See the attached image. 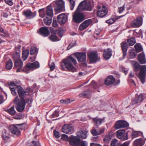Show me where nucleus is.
<instances>
[{
	"instance_id": "f257e3e1",
	"label": "nucleus",
	"mask_w": 146,
	"mask_h": 146,
	"mask_svg": "<svg viewBox=\"0 0 146 146\" xmlns=\"http://www.w3.org/2000/svg\"><path fill=\"white\" fill-rule=\"evenodd\" d=\"M17 90L20 99H19L17 96H16L14 100V103L16 104V109L19 112L23 111L25 109L26 105L25 101L24 98L29 95L28 92L25 91L23 88L21 86L17 87Z\"/></svg>"
},
{
	"instance_id": "f03ea898",
	"label": "nucleus",
	"mask_w": 146,
	"mask_h": 146,
	"mask_svg": "<svg viewBox=\"0 0 146 146\" xmlns=\"http://www.w3.org/2000/svg\"><path fill=\"white\" fill-rule=\"evenodd\" d=\"M71 55L66 58L64 59L61 62L60 67L61 69L65 70L66 68L68 71L73 72H76L77 69L73 65H75L77 63L76 60Z\"/></svg>"
},
{
	"instance_id": "7ed1b4c3",
	"label": "nucleus",
	"mask_w": 146,
	"mask_h": 146,
	"mask_svg": "<svg viewBox=\"0 0 146 146\" xmlns=\"http://www.w3.org/2000/svg\"><path fill=\"white\" fill-rule=\"evenodd\" d=\"M139 70L138 78L142 84L145 82L146 77V65H141L137 63V70Z\"/></svg>"
},
{
	"instance_id": "20e7f679",
	"label": "nucleus",
	"mask_w": 146,
	"mask_h": 146,
	"mask_svg": "<svg viewBox=\"0 0 146 146\" xmlns=\"http://www.w3.org/2000/svg\"><path fill=\"white\" fill-rule=\"evenodd\" d=\"M85 19L84 14L82 12L75 11L72 15V21L74 23L79 24L82 22Z\"/></svg>"
},
{
	"instance_id": "39448f33",
	"label": "nucleus",
	"mask_w": 146,
	"mask_h": 146,
	"mask_svg": "<svg viewBox=\"0 0 146 146\" xmlns=\"http://www.w3.org/2000/svg\"><path fill=\"white\" fill-rule=\"evenodd\" d=\"M14 62V68L17 69V72H24L26 73H28L27 71H26L25 69H22L23 65V62L21 60H16Z\"/></svg>"
},
{
	"instance_id": "423d86ee",
	"label": "nucleus",
	"mask_w": 146,
	"mask_h": 146,
	"mask_svg": "<svg viewBox=\"0 0 146 146\" xmlns=\"http://www.w3.org/2000/svg\"><path fill=\"white\" fill-rule=\"evenodd\" d=\"M74 127L72 124H65L62 127V131L66 134H70L74 131Z\"/></svg>"
},
{
	"instance_id": "0eeeda50",
	"label": "nucleus",
	"mask_w": 146,
	"mask_h": 146,
	"mask_svg": "<svg viewBox=\"0 0 146 146\" xmlns=\"http://www.w3.org/2000/svg\"><path fill=\"white\" fill-rule=\"evenodd\" d=\"M9 129L13 136L19 137L20 136L21 131L18 129L16 124H13L10 125Z\"/></svg>"
},
{
	"instance_id": "6e6552de",
	"label": "nucleus",
	"mask_w": 146,
	"mask_h": 146,
	"mask_svg": "<svg viewBox=\"0 0 146 146\" xmlns=\"http://www.w3.org/2000/svg\"><path fill=\"white\" fill-rule=\"evenodd\" d=\"M56 5L54 6L55 11L60 12L64 11V2L63 0L56 1Z\"/></svg>"
},
{
	"instance_id": "1a4fd4ad",
	"label": "nucleus",
	"mask_w": 146,
	"mask_h": 146,
	"mask_svg": "<svg viewBox=\"0 0 146 146\" xmlns=\"http://www.w3.org/2000/svg\"><path fill=\"white\" fill-rule=\"evenodd\" d=\"M117 137L121 140H127L128 139L127 132H125V130L123 129L118 130L116 132Z\"/></svg>"
},
{
	"instance_id": "9d476101",
	"label": "nucleus",
	"mask_w": 146,
	"mask_h": 146,
	"mask_svg": "<svg viewBox=\"0 0 146 146\" xmlns=\"http://www.w3.org/2000/svg\"><path fill=\"white\" fill-rule=\"evenodd\" d=\"M115 127L117 129L122 128H125L129 126V124L125 121L120 120L117 121L115 124Z\"/></svg>"
},
{
	"instance_id": "9b49d317",
	"label": "nucleus",
	"mask_w": 146,
	"mask_h": 146,
	"mask_svg": "<svg viewBox=\"0 0 146 146\" xmlns=\"http://www.w3.org/2000/svg\"><path fill=\"white\" fill-rule=\"evenodd\" d=\"M70 138L69 143L70 144L73 146H77L81 141V139L78 136H74L71 135Z\"/></svg>"
},
{
	"instance_id": "f8f14e48",
	"label": "nucleus",
	"mask_w": 146,
	"mask_h": 146,
	"mask_svg": "<svg viewBox=\"0 0 146 146\" xmlns=\"http://www.w3.org/2000/svg\"><path fill=\"white\" fill-rule=\"evenodd\" d=\"M78 62H84L86 60V54L85 52H77L74 54Z\"/></svg>"
},
{
	"instance_id": "ddd939ff",
	"label": "nucleus",
	"mask_w": 146,
	"mask_h": 146,
	"mask_svg": "<svg viewBox=\"0 0 146 146\" xmlns=\"http://www.w3.org/2000/svg\"><path fill=\"white\" fill-rule=\"evenodd\" d=\"M23 15L28 19H31L34 18L36 15L35 11L32 12L30 9H27L24 11L23 12Z\"/></svg>"
},
{
	"instance_id": "4468645a",
	"label": "nucleus",
	"mask_w": 146,
	"mask_h": 146,
	"mask_svg": "<svg viewBox=\"0 0 146 146\" xmlns=\"http://www.w3.org/2000/svg\"><path fill=\"white\" fill-rule=\"evenodd\" d=\"M88 56L91 63H95L96 62L98 57V54L96 52H90L88 54Z\"/></svg>"
},
{
	"instance_id": "2eb2a0df",
	"label": "nucleus",
	"mask_w": 146,
	"mask_h": 146,
	"mask_svg": "<svg viewBox=\"0 0 146 146\" xmlns=\"http://www.w3.org/2000/svg\"><path fill=\"white\" fill-rule=\"evenodd\" d=\"M120 45L123 52V58L124 59L126 55L129 46L127 43L125 41L122 42L121 43Z\"/></svg>"
},
{
	"instance_id": "dca6fc26",
	"label": "nucleus",
	"mask_w": 146,
	"mask_h": 146,
	"mask_svg": "<svg viewBox=\"0 0 146 146\" xmlns=\"http://www.w3.org/2000/svg\"><path fill=\"white\" fill-rule=\"evenodd\" d=\"M92 22L91 19L86 20L80 25L79 27V30L81 31L84 30L92 24Z\"/></svg>"
},
{
	"instance_id": "f3484780",
	"label": "nucleus",
	"mask_w": 146,
	"mask_h": 146,
	"mask_svg": "<svg viewBox=\"0 0 146 146\" xmlns=\"http://www.w3.org/2000/svg\"><path fill=\"white\" fill-rule=\"evenodd\" d=\"M39 32L40 35L44 37L48 36L50 34L48 28L46 27H43L40 28Z\"/></svg>"
},
{
	"instance_id": "a211bd4d",
	"label": "nucleus",
	"mask_w": 146,
	"mask_h": 146,
	"mask_svg": "<svg viewBox=\"0 0 146 146\" xmlns=\"http://www.w3.org/2000/svg\"><path fill=\"white\" fill-rule=\"evenodd\" d=\"M137 60L140 64H144L146 63V59L144 52L137 54Z\"/></svg>"
},
{
	"instance_id": "6ab92c4d",
	"label": "nucleus",
	"mask_w": 146,
	"mask_h": 146,
	"mask_svg": "<svg viewBox=\"0 0 146 146\" xmlns=\"http://www.w3.org/2000/svg\"><path fill=\"white\" fill-rule=\"evenodd\" d=\"M67 17L65 14H61L57 16L58 22L61 25L64 24L67 21Z\"/></svg>"
},
{
	"instance_id": "aec40b11",
	"label": "nucleus",
	"mask_w": 146,
	"mask_h": 146,
	"mask_svg": "<svg viewBox=\"0 0 146 146\" xmlns=\"http://www.w3.org/2000/svg\"><path fill=\"white\" fill-rule=\"evenodd\" d=\"M112 55V51L110 48L105 49L103 51V56L106 60H109Z\"/></svg>"
},
{
	"instance_id": "412c9836",
	"label": "nucleus",
	"mask_w": 146,
	"mask_h": 146,
	"mask_svg": "<svg viewBox=\"0 0 146 146\" xmlns=\"http://www.w3.org/2000/svg\"><path fill=\"white\" fill-rule=\"evenodd\" d=\"M135 49H130L129 52V58L133 59L135 58L137 54V44L134 46Z\"/></svg>"
},
{
	"instance_id": "4be33fe9",
	"label": "nucleus",
	"mask_w": 146,
	"mask_h": 146,
	"mask_svg": "<svg viewBox=\"0 0 146 146\" xmlns=\"http://www.w3.org/2000/svg\"><path fill=\"white\" fill-rule=\"evenodd\" d=\"M105 8V6L104 5L102 9L100 8L98 9L97 14L98 17H103L107 15L108 11L106 10Z\"/></svg>"
},
{
	"instance_id": "5701e85b",
	"label": "nucleus",
	"mask_w": 146,
	"mask_h": 146,
	"mask_svg": "<svg viewBox=\"0 0 146 146\" xmlns=\"http://www.w3.org/2000/svg\"><path fill=\"white\" fill-rule=\"evenodd\" d=\"M115 81V79L112 76H108L105 80L104 84L105 85L109 86L114 83Z\"/></svg>"
},
{
	"instance_id": "b1692460",
	"label": "nucleus",
	"mask_w": 146,
	"mask_h": 146,
	"mask_svg": "<svg viewBox=\"0 0 146 146\" xmlns=\"http://www.w3.org/2000/svg\"><path fill=\"white\" fill-rule=\"evenodd\" d=\"M92 91L90 90H87L83 91L82 93L79 95L80 97L90 98L91 96Z\"/></svg>"
},
{
	"instance_id": "393cba45",
	"label": "nucleus",
	"mask_w": 146,
	"mask_h": 146,
	"mask_svg": "<svg viewBox=\"0 0 146 146\" xmlns=\"http://www.w3.org/2000/svg\"><path fill=\"white\" fill-rule=\"evenodd\" d=\"M94 125L97 127L101 125L103 121H104V119L99 118L97 117L92 119Z\"/></svg>"
},
{
	"instance_id": "a878e982",
	"label": "nucleus",
	"mask_w": 146,
	"mask_h": 146,
	"mask_svg": "<svg viewBox=\"0 0 146 146\" xmlns=\"http://www.w3.org/2000/svg\"><path fill=\"white\" fill-rule=\"evenodd\" d=\"M46 15L49 17L52 18L53 16V13L52 7L51 6H48L46 9Z\"/></svg>"
},
{
	"instance_id": "bb28decb",
	"label": "nucleus",
	"mask_w": 146,
	"mask_h": 146,
	"mask_svg": "<svg viewBox=\"0 0 146 146\" xmlns=\"http://www.w3.org/2000/svg\"><path fill=\"white\" fill-rule=\"evenodd\" d=\"M10 135L9 132L5 129L2 132V137L5 140H8L10 137Z\"/></svg>"
},
{
	"instance_id": "cd10ccee",
	"label": "nucleus",
	"mask_w": 146,
	"mask_h": 146,
	"mask_svg": "<svg viewBox=\"0 0 146 146\" xmlns=\"http://www.w3.org/2000/svg\"><path fill=\"white\" fill-rule=\"evenodd\" d=\"M88 132L86 131L82 130L79 131L77 136L80 138L85 139L87 137L86 134Z\"/></svg>"
},
{
	"instance_id": "c85d7f7f",
	"label": "nucleus",
	"mask_w": 146,
	"mask_h": 146,
	"mask_svg": "<svg viewBox=\"0 0 146 146\" xmlns=\"http://www.w3.org/2000/svg\"><path fill=\"white\" fill-rule=\"evenodd\" d=\"M84 1L80 3L75 11L81 12L82 11H84V9L85 8L84 7Z\"/></svg>"
},
{
	"instance_id": "c756f323",
	"label": "nucleus",
	"mask_w": 146,
	"mask_h": 146,
	"mask_svg": "<svg viewBox=\"0 0 146 146\" xmlns=\"http://www.w3.org/2000/svg\"><path fill=\"white\" fill-rule=\"evenodd\" d=\"M29 53V50L27 49L23 51L22 53V59L23 61H25L28 57Z\"/></svg>"
},
{
	"instance_id": "7c9ffc66",
	"label": "nucleus",
	"mask_w": 146,
	"mask_h": 146,
	"mask_svg": "<svg viewBox=\"0 0 146 146\" xmlns=\"http://www.w3.org/2000/svg\"><path fill=\"white\" fill-rule=\"evenodd\" d=\"M84 7L85 8L84 9V11H91L92 7L91 3L84 1Z\"/></svg>"
},
{
	"instance_id": "2f4dec72",
	"label": "nucleus",
	"mask_w": 146,
	"mask_h": 146,
	"mask_svg": "<svg viewBox=\"0 0 146 146\" xmlns=\"http://www.w3.org/2000/svg\"><path fill=\"white\" fill-rule=\"evenodd\" d=\"M13 63L11 59H9L6 62V68L7 70L11 69L13 67Z\"/></svg>"
},
{
	"instance_id": "473e14b6",
	"label": "nucleus",
	"mask_w": 146,
	"mask_h": 146,
	"mask_svg": "<svg viewBox=\"0 0 146 146\" xmlns=\"http://www.w3.org/2000/svg\"><path fill=\"white\" fill-rule=\"evenodd\" d=\"M49 39L52 42L58 41L60 40L58 39L57 36L55 35L54 34H51L48 37Z\"/></svg>"
},
{
	"instance_id": "72a5a7b5",
	"label": "nucleus",
	"mask_w": 146,
	"mask_h": 146,
	"mask_svg": "<svg viewBox=\"0 0 146 146\" xmlns=\"http://www.w3.org/2000/svg\"><path fill=\"white\" fill-rule=\"evenodd\" d=\"M52 18L46 17L44 19V23L46 25H49L51 23L52 21Z\"/></svg>"
},
{
	"instance_id": "f704fd0d",
	"label": "nucleus",
	"mask_w": 146,
	"mask_h": 146,
	"mask_svg": "<svg viewBox=\"0 0 146 146\" xmlns=\"http://www.w3.org/2000/svg\"><path fill=\"white\" fill-rule=\"evenodd\" d=\"M112 135L109 133L105 135L104 138L103 139V141L106 143H109L112 138Z\"/></svg>"
},
{
	"instance_id": "c9c22d12",
	"label": "nucleus",
	"mask_w": 146,
	"mask_h": 146,
	"mask_svg": "<svg viewBox=\"0 0 146 146\" xmlns=\"http://www.w3.org/2000/svg\"><path fill=\"white\" fill-rule=\"evenodd\" d=\"M127 43L129 44V46H131L133 45L136 42L135 39L133 37H132L127 39Z\"/></svg>"
},
{
	"instance_id": "e433bc0d",
	"label": "nucleus",
	"mask_w": 146,
	"mask_h": 146,
	"mask_svg": "<svg viewBox=\"0 0 146 146\" xmlns=\"http://www.w3.org/2000/svg\"><path fill=\"white\" fill-rule=\"evenodd\" d=\"M14 108V106H12L10 109L7 110V112L12 115H15L16 112Z\"/></svg>"
},
{
	"instance_id": "4c0bfd02",
	"label": "nucleus",
	"mask_w": 146,
	"mask_h": 146,
	"mask_svg": "<svg viewBox=\"0 0 146 146\" xmlns=\"http://www.w3.org/2000/svg\"><path fill=\"white\" fill-rule=\"evenodd\" d=\"M38 52V49L35 47L31 46L30 51V54L31 55L35 54L36 53Z\"/></svg>"
},
{
	"instance_id": "58836bf2",
	"label": "nucleus",
	"mask_w": 146,
	"mask_h": 146,
	"mask_svg": "<svg viewBox=\"0 0 146 146\" xmlns=\"http://www.w3.org/2000/svg\"><path fill=\"white\" fill-rule=\"evenodd\" d=\"M20 54L19 52L18 53L15 52L13 56V59L14 62L16 60H21L20 58Z\"/></svg>"
},
{
	"instance_id": "ea45409f",
	"label": "nucleus",
	"mask_w": 146,
	"mask_h": 146,
	"mask_svg": "<svg viewBox=\"0 0 146 146\" xmlns=\"http://www.w3.org/2000/svg\"><path fill=\"white\" fill-rule=\"evenodd\" d=\"M70 2V9L71 10H73L75 5V1L74 0H68Z\"/></svg>"
},
{
	"instance_id": "a19ab883",
	"label": "nucleus",
	"mask_w": 146,
	"mask_h": 146,
	"mask_svg": "<svg viewBox=\"0 0 146 146\" xmlns=\"http://www.w3.org/2000/svg\"><path fill=\"white\" fill-rule=\"evenodd\" d=\"M25 67L26 70H25L26 71H27L28 73L29 72L28 71L33 69L32 63H29L26 64L25 66Z\"/></svg>"
},
{
	"instance_id": "79ce46f5",
	"label": "nucleus",
	"mask_w": 146,
	"mask_h": 146,
	"mask_svg": "<svg viewBox=\"0 0 146 146\" xmlns=\"http://www.w3.org/2000/svg\"><path fill=\"white\" fill-rule=\"evenodd\" d=\"M38 12L39 14V16L41 18H44L45 17V12L44 8H42L38 10Z\"/></svg>"
},
{
	"instance_id": "37998d69",
	"label": "nucleus",
	"mask_w": 146,
	"mask_h": 146,
	"mask_svg": "<svg viewBox=\"0 0 146 146\" xmlns=\"http://www.w3.org/2000/svg\"><path fill=\"white\" fill-rule=\"evenodd\" d=\"M116 21L117 20H116L115 17L111 18L110 19L106 20V22L109 25H111Z\"/></svg>"
},
{
	"instance_id": "c03bdc74",
	"label": "nucleus",
	"mask_w": 146,
	"mask_h": 146,
	"mask_svg": "<svg viewBox=\"0 0 146 146\" xmlns=\"http://www.w3.org/2000/svg\"><path fill=\"white\" fill-rule=\"evenodd\" d=\"M144 52L142 46L140 43H137V53Z\"/></svg>"
},
{
	"instance_id": "a18cd8bd",
	"label": "nucleus",
	"mask_w": 146,
	"mask_h": 146,
	"mask_svg": "<svg viewBox=\"0 0 146 146\" xmlns=\"http://www.w3.org/2000/svg\"><path fill=\"white\" fill-rule=\"evenodd\" d=\"M33 67L35 69H37L40 67L39 63L38 61H35L32 63Z\"/></svg>"
},
{
	"instance_id": "49530a36",
	"label": "nucleus",
	"mask_w": 146,
	"mask_h": 146,
	"mask_svg": "<svg viewBox=\"0 0 146 146\" xmlns=\"http://www.w3.org/2000/svg\"><path fill=\"white\" fill-rule=\"evenodd\" d=\"M145 143V141L142 138L137 139V146H143Z\"/></svg>"
},
{
	"instance_id": "de8ad7c7",
	"label": "nucleus",
	"mask_w": 146,
	"mask_h": 146,
	"mask_svg": "<svg viewBox=\"0 0 146 146\" xmlns=\"http://www.w3.org/2000/svg\"><path fill=\"white\" fill-rule=\"evenodd\" d=\"M143 24V18L141 17H137V27L141 26Z\"/></svg>"
},
{
	"instance_id": "09e8293b",
	"label": "nucleus",
	"mask_w": 146,
	"mask_h": 146,
	"mask_svg": "<svg viewBox=\"0 0 146 146\" xmlns=\"http://www.w3.org/2000/svg\"><path fill=\"white\" fill-rule=\"evenodd\" d=\"M144 100V96L143 94H141L137 97V104L141 102Z\"/></svg>"
},
{
	"instance_id": "8fccbe9b",
	"label": "nucleus",
	"mask_w": 146,
	"mask_h": 146,
	"mask_svg": "<svg viewBox=\"0 0 146 146\" xmlns=\"http://www.w3.org/2000/svg\"><path fill=\"white\" fill-rule=\"evenodd\" d=\"M58 112L55 110L52 115H50V117L51 118H52L54 117H58Z\"/></svg>"
},
{
	"instance_id": "3c124183",
	"label": "nucleus",
	"mask_w": 146,
	"mask_h": 146,
	"mask_svg": "<svg viewBox=\"0 0 146 146\" xmlns=\"http://www.w3.org/2000/svg\"><path fill=\"white\" fill-rule=\"evenodd\" d=\"M76 41L75 40L74 42H71L69 44L67 48V50H69L73 46H76Z\"/></svg>"
},
{
	"instance_id": "603ef678",
	"label": "nucleus",
	"mask_w": 146,
	"mask_h": 146,
	"mask_svg": "<svg viewBox=\"0 0 146 146\" xmlns=\"http://www.w3.org/2000/svg\"><path fill=\"white\" fill-rule=\"evenodd\" d=\"M119 144L118 141L115 139H113L111 143V146H118Z\"/></svg>"
},
{
	"instance_id": "864d4df0",
	"label": "nucleus",
	"mask_w": 146,
	"mask_h": 146,
	"mask_svg": "<svg viewBox=\"0 0 146 146\" xmlns=\"http://www.w3.org/2000/svg\"><path fill=\"white\" fill-rule=\"evenodd\" d=\"M131 25L133 27H137V18L133 21L131 23Z\"/></svg>"
},
{
	"instance_id": "5fc2aeb1",
	"label": "nucleus",
	"mask_w": 146,
	"mask_h": 146,
	"mask_svg": "<svg viewBox=\"0 0 146 146\" xmlns=\"http://www.w3.org/2000/svg\"><path fill=\"white\" fill-rule=\"evenodd\" d=\"M1 32L3 33V34H1L0 35L3 38H5L9 35L8 32L7 31H4V30L3 31Z\"/></svg>"
},
{
	"instance_id": "6e6d98bb",
	"label": "nucleus",
	"mask_w": 146,
	"mask_h": 146,
	"mask_svg": "<svg viewBox=\"0 0 146 146\" xmlns=\"http://www.w3.org/2000/svg\"><path fill=\"white\" fill-rule=\"evenodd\" d=\"M64 30L63 29L60 28L59 29V30H58L57 33L59 37L61 38L63 36V34L64 33Z\"/></svg>"
},
{
	"instance_id": "4d7b16f0",
	"label": "nucleus",
	"mask_w": 146,
	"mask_h": 146,
	"mask_svg": "<svg viewBox=\"0 0 146 146\" xmlns=\"http://www.w3.org/2000/svg\"><path fill=\"white\" fill-rule=\"evenodd\" d=\"M132 64L133 67V69L135 72L137 71V61H132Z\"/></svg>"
},
{
	"instance_id": "13d9d810",
	"label": "nucleus",
	"mask_w": 146,
	"mask_h": 146,
	"mask_svg": "<svg viewBox=\"0 0 146 146\" xmlns=\"http://www.w3.org/2000/svg\"><path fill=\"white\" fill-rule=\"evenodd\" d=\"M88 143L86 141H80L77 146H87Z\"/></svg>"
},
{
	"instance_id": "bf43d9fd",
	"label": "nucleus",
	"mask_w": 146,
	"mask_h": 146,
	"mask_svg": "<svg viewBox=\"0 0 146 146\" xmlns=\"http://www.w3.org/2000/svg\"><path fill=\"white\" fill-rule=\"evenodd\" d=\"M18 129L20 130H23L24 129L25 127L23 126V124H16Z\"/></svg>"
},
{
	"instance_id": "052dcab7",
	"label": "nucleus",
	"mask_w": 146,
	"mask_h": 146,
	"mask_svg": "<svg viewBox=\"0 0 146 146\" xmlns=\"http://www.w3.org/2000/svg\"><path fill=\"white\" fill-rule=\"evenodd\" d=\"M91 133L94 136L100 135L99 133L95 129H93L91 131Z\"/></svg>"
},
{
	"instance_id": "680f3d73",
	"label": "nucleus",
	"mask_w": 146,
	"mask_h": 146,
	"mask_svg": "<svg viewBox=\"0 0 146 146\" xmlns=\"http://www.w3.org/2000/svg\"><path fill=\"white\" fill-rule=\"evenodd\" d=\"M54 134L55 137L56 138L58 139L60 137V135H59V133L58 131H56V130H54Z\"/></svg>"
},
{
	"instance_id": "e2e57ef3",
	"label": "nucleus",
	"mask_w": 146,
	"mask_h": 146,
	"mask_svg": "<svg viewBox=\"0 0 146 146\" xmlns=\"http://www.w3.org/2000/svg\"><path fill=\"white\" fill-rule=\"evenodd\" d=\"M52 25V26L54 27H56L58 26V25L57 23L56 19L55 18H54L53 19Z\"/></svg>"
},
{
	"instance_id": "0e129e2a",
	"label": "nucleus",
	"mask_w": 146,
	"mask_h": 146,
	"mask_svg": "<svg viewBox=\"0 0 146 146\" xmlns=\"http://www.w3.org/2000/svg\"><path fill=\"white\" fill-rule=\"evenodd\" d=\"M90 84L92 85L94 88L95 89H96L98 87L97 83L94 80H92V81Z\"/></svg>"
},
{
	"instance_id": "69168bd1",
	"label": "nucleus",
	"mask_w": 146,
	"mask_h": 146,
	"mask_svg": "<svg viewBox=\"0 0 146 146\" xmlns=\"http://www.w3.org/2000/svg\"><path fill=\"white\" fill-rule=\"evenodd\" d=\"M21 46L20 45H18L17 46L15 47V52L18 53L19 52V53L20 54L21 50L20 48Z\"/></svg>"
},
{
	"instance_id": "338daca9",
	"label": "nucleus",
	"mask_w": 146,
	"mask_h": 146,
	"mask_svg": "<svg viewBox=\"0 0 146 146\" xmlns=\"http://www.w3.org/2000/svg\"><path fill=\"white\" fill-rule=\"evenodd\" d=\"M9 15L8 12H3L1 14V16L7 18Z\"/></svg>"
},
{
	"instance_id": "774afa93",
	"label": "nucleus",
	"mask_w": 146,
	"mask_h": 146,
	"mask_svg": "<svg viewBox=\"0 0 146 146\" xmlns=\"http://www.w3.org/2000/svg\"><path fill=\"white\" fill-rule=\"evenodd\" d=\"M137 37H140L141 38H143V31L142 30L140 29L138 33H137Z\"/></svg>"
}]
</instances>
